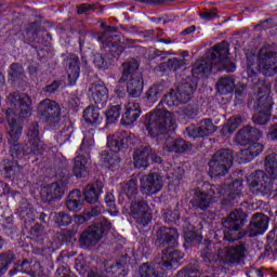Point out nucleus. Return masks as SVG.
<instances>
[{
	"instance_id": "obj_1",
	"label": "nucleus",
	"mask_w": 277,
	"mask_h": 277,
	"mask_svg": "<svg viewBox=\"0 0 277 277\" xmlns=\"http://www.w3.org/2000/svg\"><path fill=\"white\" fill-rule=\"evenodd\" d=\"M8 103L11 106L6 110V120L9 122L8 142L11 145V157L13 159H23L27 155H43L47 146L42 144L40 138L29 140L24 147L17 144L21 135H23V128L16 123V117L27 118L31 116V97L25 93L14 92L9 94Z\"/></svg>"
},
{
	"instance_id": "obj_2",
	"label": "nucleus",
	"mask_w": 277,
	"mask_h": 277,
	"mask_svg": "<svg viewBox=\"0 0 277 277\" xmlns=\"http://www.w3.org/2000/svg\"><path fill=\"white\" fill-rule=\"evenodd\" d=\"M228 41H222L221 43L215 44L210 54L205 58L197 61L193 65V79H187L188 83L197 81L200 77H209L211 72H217L219 70H225V72H235L237 66L235 63L228 60ZM198 84H196V89Z\"/></svg>"
},
{
	"instance_id": "obj_3",
	"label": "nucleus",
	"mask_w": 277,
	"mask_h": 277,
	"mask_svg": "<svg viewBox=\"0 0 277 277\" xmlns=\"http://www.w3.org/2000/svg\"><path fill=\"white\" fill-rule=\"evenodd\" d=\"M241 189H243V183L239 180H235L232 184H224L223 186H216L213 184L205 183L201 188L194 190V197L190 200L193 207L197 209H209L211 202L222 196H227L225 202L229 207H235L236 202H239L241 198Z\"/></svg>"
},
{
	"instance_id": "obj_4",
	"label": "nucleus",
	"mask_w": 277,
	"mask_h": 277,
	"mask_svg": "<svg viewBox=\"0 0 277 277\" xmlns=\"http://www.w3.org/2000/svg\"><path fill=\"white\" fill-rule=\"evenodd\" d=\"M248 76L256 79V75L261 72L264 77H274L277 72V48L276 45H263L258 55L247 57Z\"/></svg>"
},
{
	"instance_id": "obj_5",
	"label": "nucleus",
	"mask_w": 277,
	"mask_h": 277,
	"mask_svg": "<svg viewBox=\"0 0 277 277\" xmlns=\"http://www.w3.org/2000/svg\"><path fill=\"white\" fill-rule=\"evenodd\" d=\"M135 144V134L127 131H120L116 134L108 135L107 137V146L111 150V153L103 151L102 153V161L105 168H114L120 163V158L118 154L122 148H127V146H131Z\"/></svg>"
},
{
	"instance_id": "obj_6",
	"label": "nucleus",
	"mask_w": 277,
	"mask_h": 277,
	"mask_svg": "<svg viewBox=\"0 0 277 277\" xmlns=\"http://www.w3.org/2000/svg\"><path fill=\"white\" fill-rule=\"evenodd\" d=\"M174 114L166 109L157 108L145 116V128L150 137H159L174 131Z\"/></svg>"
},
{
	"instance_id": "obj_7",
	"label": "nucleus",
	"mask_w": 277,
	"mask_h": 277,
	"mask_svg": "<svg viewBox=\"0 0 277 277\" xmlns=\"http://www.w3.org/2000/svg\"><path fill=\"white\" fill-rule=\"evenodd\" d=\"M119 83H126L128 94L132 98L141 96L144 90V81L142 80V71L140 64L135 60L126 61L122 63V72Z\"/></svg>"
},
{
	"instance_id": "obj_8",
	"label": "nucleus",
	"mask_w": 277,
	"mask_h": 277,
	"mask_svg": "<svg viewBox=\"0 0 277 277\" xmlns=\"http://www.w3.org/2000/svg\"><path fill=\"white\" fill-rule=\"evenodd\" d=\"M255 90H258V110L259 113L253 116L254 124H267L269 122V116L272 111V84L263 81H255Z\"/></svg>"
},
{
	"instance_id": "obj_9",
	"label": "nucleus",
	"mask_w": 277,
	"mask_h": 277,
	"mask_svg": "<svg viewBox=\"0 0 277 277\" xmlns=\"http://www.w3.org/2000/svg\"><path fill=\"white\" fill-rule=\"evenodd\" d=\"M245 220V214L241 210H234L229 213L223 225L225 241H237L246 236V233L241 232Z\"/></svg>"
},
{
	"instance_id": "obj_10",
	"label": "nucleus",
	"mask_w": 277,
	"mask_h": 277,
	"mask_svg": "<svg viewBox=\"0 0 277 277\" xmlns=\"http://www.w3.org/2000/svg\"><path fill=\"white\" fill-rule=\"evenodd\" d=\"M196 80H193L192 83H189V81L182 82L177 91L171 89V91L163 96L162 103H166L168 107H176V105H181V103H189L192 95L196 92Z\"/></svg>"
},
{
	"instance_id": "obj_11",
	"label": "nucleus",
	"mask_w": 277,
	"mask_h": 277,
	"mask_svg": "<svg viewBox=\"0 0 277 277\" xmlns=\"http://www.w3.org/2000/svg\"><path fill=\"white\" fill-rule=\"evenodd\" d=\"M94 148V137L85 136L80 145V153H84L87 156L78 155L74 159L72 172L77 179H83L88 174V161L90 159V150Z\"/></svg>"
},
{
	"instance_id": "obj_12",
	"label": "nucleus",
	"mask_w": 277,
	"mask_h": 277,
	"mask_svg": "<svg viewBox=\"0 0 277 277\" xmlns=\"http://www.w3.org/2000/svg\"><path fill=\"white\" fill-rule=\"evenodd\" d=\"M247 183L253 194L256 196H267L272 192V181L269 175L263 170H258L247 177Z\"/></svg>"
},
{
	"instance_id": "obj_13",
	"label": "nucleus",
	"mask_w": 277,
	"mask_h": 277,
	"mask_svg": "<svg viewBox=\"0 0 277 277\" xmlns=\"http://www.w3.org/2000/svg\"><path fill=\"white\" fill-rule=\"evenodd\" d=\"M101 27L104 31V34L102 35L103 44H105V47L109 49L108 51L110 52L113 57H118V55H120L122 51L127 49V47L120 45V36L111 35L116 34V31H118V28H116V26H107V24L105 23H102Z\"/></svg>"
},
{
	"instance_id": "obj_14",
	"label": "nucleus",
	"mask_w": 277,
	"mask_h": 277,
	"mask_svg": "<svg viewBox=\"0 0 277 277\" xmlns=\"http://www.w3.org/2000/svg\"><path fill=\"white\" fill-rule=\"evenodd\" d=\"M38 114L44 118L47 124L55 127L60 122V118H62V108H60L57 102L45 98L39 103Z\"/></svg>"
},
{
	"instance_id": "obj_15",
	"label": "nucleus",
	"mask_w": 277,
	"mask_h": 277,
	"mask_svg": "<svg viewBox=\"0 0 277 277\" xmlns=\"http://www.w3.org/2000/svg\"><path fill=\"white\" fill-rule=\"evenodd\" d=\"M130 213L141 228L148 226V224H150L153 220L150 207L143 199H136L132 201L130 207Z\"/></svg>"
},
{
	"instance_id": "obj_16",
	"label": "nucleus",
	"mask_w": 277,
	"mask_h": 277,
	"mask_svg": "<svg viewBox=\"0 0 277 277\" xmlns=\"http://www.w3.org/2000/svg\"><path fill=\"white\" fill-rule=\"evenodd\" d=\"M134 167L146 170L150 166V163H159L161 162V158L157 156V154L150 148L149 145H142L134 150L133 155Z\"/></svg>"
},
{
	"instance_id": "obj_17",
	"label": "nucleus",
	"mask_w": 277,
	"mask_h": 277,
	"mask_svg": "<svg viewBox=\"0 0 277 277\" xmlns=\"http://www.w3.org/2000/svg\"><path fill=\"white\" fill-rule=\"evenodd\" d=\"M163 189V176L159 173H149L141 177V192L143 194H159Z\"/></svg>"
},
{
	"instance_id": "obj_18",
	"label": "nucleus",
	"mask_w": 277,
	"mask_h": 277,
	"mask_svg": "<svg viewBox=\"0 0 277 277\" xmlns=\"http://www.w3.org/2000/svg\"><path fill=\"white\" fill-rule=\"evenodd\" d=\"M89 96L93 100V103L97 106V109H103L107 105L109 98V90L103 81H95L89 88Z\"/></svg>"
},
{
	"instance_id": "obj_19",
	"label": "nucleus",
	"mask_w": 277,
	"mask_h": 277,
	"mask_svg": "<svg viewBox=\"0 0 277 277\" xmlns=\"http://www.w3.org/2000/svg\"><path fill=\"white\" fill-rule=\"evenodd\" d=\"M215 133V124L211 119H203L197 126H190L186 128V135L188 137H207L209 135H213Z\"/></svg>"
},
{
	"instance_id": "obj_20",
	"label": "nucleus",
	"mask_w": 277,
	"mask_h": 277,
	"mask_svg": "<svg viewBox=\"0 0 277 277\" xmlns=\"http://www.w3.org/2000/svg\"><path fill=\"white\" fill-rule=\"evenodd\" d=\"M261 137H263L261 130L247 126L236 133L235 142L240 146H247V144H251L252 142H259Z\"/></svg>"
},
{
	"instance_id": "obj_21",
	"label": "nucleus",
	"mask_w": 277,
	"mask_h": 277,
	"mask_svg": "<svg viewBox=\"0 0 277 277\" xmlns=\"http://www.w3.org/2000/svg\"><path fill=\"white\" fill-rule=\"evenodd\" d=\"M269 226V216L263 213H255L249 224V237H256V235H263Z\"/></svg>"
},
{
	"instance_id": "obj_22",
	"label": "nucleus",
	"mask_w": 277,
	"mask_h": 277,
	"mask_svg": "<svg viewBox=\"0 0 277 277\" xmlns=\"http://www.w3.org/2000/svg\"><path fill=\"white\" fill-rule=\"evenodd\" d=\"M64 63L67 70L69 85H75L77 83V79H79L81 70V67L79 65V56H77L76 54H68L64 58Z\"/></svg>"
},
{
	"instance_id": "obj_23",
	"label": "nucleus",
	"mask_w": 277,
	"mask_h": 277,
	"mask_svg": "<svg viewBox=\"0 0 277 277\" xmlns=\"http://www.w3.org/2000/svg\"><path fill=\"white\" fill-rule=\"evenodd\" d=\"M64 182L57 181L44 186L41 189V196L45 202H52V200H60L64 196Z\"/></svg>"
},
{
	"instance_id": "obj_24",
	"label": "nucleus",
	"mask_w": 277,
	"mask_h": 277,
	"mask_svg": "<svg viewBox=\"0 0 277 277\" xmlns=\"http://www.w3.org/2000/svg\"><path fill=\"white\" fill-rule=\"evenodd\" d=\"M264 149L265 146H263L262 143L256 141L249 143L248 148H245L239 153L240 163H250V161H252V159L255 157H259Z\"/></svg>"
},
{
	"instance_id": "obj_25",
	"label": "nucleus",
	"mask_w": 277,
	"mask_h": 277,
	"mask_svg": "<svg viewBox=\"0 0 277 277\" xmlns=\"http://www.w3.org/2000/svg\"><path fill=\"white\" fill-rule=\"evenodd\" d=\"M183 259V252L168 248L162 251L161 260L159 261V265L166 269H172L173 265H176L179 261Z\"/></svg>"
},
{
	"instance_id": "obj_26",
	"label": "nucleus",
	"mask_w": 277,
	"mask_h": 277,
	"mask_svg": "<svg viewBox=\"0 0 277 277\" xmlns=\"http://www.w3.org/2000/svg\"><path fill=\"white\" fill-rule=\"evenodd\" d=\"M103 239V228L91 225L80 235V241L83 246H96Z\"/></svg>"
},
{
	"instance_id": "obj_27",
	"label": "nucleus",
	"mask_w": 277,
	"mask_h": 277,
	"mask_svg": "<svg viewBox=\"0 0 277 277\" xmlns=\"http://www.w3.org/2000/svg\"><path fill=\"white\" fill-rule=\"evenodd\" d=\"M141 115L142 109L140 108V104L136 102H129L126 105V111L121 117V124L129 127L133 124V122H136Z\"/></svg>"
},
{
	"instance_id": "obj_28",
	"label": "nucleus",
	"mask_w": 277,
	"mask_h": 277,
	"mask_svg": "<svg viewBox=\"0 0 277 277\" xmlns=\"http://www.w3.org/2000/svg\"><path fill=\"white\" fill-rule=\"evenodd\" d=\"M179 232L174 227H160L157 232V242L159 246H170L176 243Z\"/></svg>"
},
{
	"instance_id": "obj_29",
	"label": "nucleus",
	"mask_w": 277,
	"mask_h": 277,
	"mask_svg": "<svg viewBox=\"0 0 277 277\" xmlns=\"http://www.w3.org/2000/svg\"><path fill=\"white\" fill-rule=\"evenodd\" d=\"M129 261V256L124 255L116 264H111L106 267V272L108 274H113L114 277H124L127 274H129V269H127V264Z\"/></svg>"
},
{
	"instance_id": "obj_30",
	"label": "nucleus",
	"mask_w": 277,
	"mask_h": 277,
	"mask_svg": "<svg viewBox=\"0 0 277 277\" xmlns=\"http://www.w3.org/2000/svg\"><path fill=\"white\" fill-rule=\"evenodd\" d=\"M17 214L21 220L25 222V224H31L34 220H36V210L31 207V203L25 201L22 202L19 208L17 209Z\"/></svg>"
},
{
	"instance_id": "obj_31",
	"label": "nucleus",
	"mask_w": 277,
	"mask_h": 277,
	"mask_svg": "<svg viewBox=\"0 0 277 277\" xmlns=\"http://www.w3.org/2000/svg\"><path fill=\"white\" fill-rule=\"evenodd\" d=\"M66 207L69 211H80L81 207H83V196H81V190L76 189L69 193Z\"/></svg>"
},
{
	"instance_id": "obj_32",
	"label": "nucleus",
	"mask_w": 277,
	"mask_h": 277,
	"mask_svg": "<svg viewBox=\"0 0 277 277\" xmlns=\"http://www.w3.org/2000/svg\"><path fill=\"white\" fill-rule=\"evenodd\" d=\"M228 170H230V167H227L226 164L219 162L217 159H211L209 161V174L211 179H214L215 176H224L228 173Z\"/></svg>"
},
{
	"instance_id": "obj_33",
	"label": "nucleus",
	"mask_w": 277,
	"mask_h": 277,
	"mask_svg": "<svg viewBox=\"0 0 277 277\" xmlns=\"http://www.w3.org/2000/svg\"><path fill=\"white\" fill-rule=\"evenodd\" d=\"M264 170L274 181H277V155L269 154L264 159Z\"/></svg>"
},
{
	"instance_id": "obj_34",
	"label": "nucleus",
	"mask_w": 277,
	"mask_h": 277,
	"mask_svg": "<svg viewBox=\"0 0 277 277\" xmlns=\"http://www.w3.org/2000/svg\"><path fill=\"white\" fill-rule=\"evenodd\" d=\"M188 148L189 145L183 138L167 140L164 144V150H168V153H185Z\"/></svg>"
},
{
	"instance_id": "obj_35",
	"label": "nucleus",
	"mask_w": 277,
	"mask_h": 277,
	"mask_svg": "<svg viewBox=\"0 0 277 277\" xmlns=\"http://www.w3.org/2000/svg\"><path fill=\"white\" fill-rule=\"evenodd\" d=\"M246 255V246L243 243L227 249L226 259L229 263H239Z\"/></svg>"
},
{
	"instance_id": "obj_36",
	"label": "nucleus",
	"mask_w": 277,
	"mask_h": 277,
	"mask_svg": "<svg viewBox=\"0 0 277 277\" xmlns=\"http://www.w3.org/2000/svg\"><path fill=\"white\" fill-rule=\"evenodd\" d=\"M235 88H237V85L233 77H223L217 82V92H220V94H233Z\"/></svg>"
},
{
	"instance_id": "obj_37",
	"label": "nucleus",
	"mask_w": 277,
	"mask_h": 277,
	"mask_svg": "<svg viewBox=\"0 0 277 277\" xmlns=\"http://www.w3.org/2000/svg\"><path fill=\"white\" fill-rule=\"evenodd\" d=\"M83 118L89 124H101V113L94 106H89L83 111Z\"/></svg>"
},
{
	"instance_id": "obj_38",
	"label": "nucleus",
	"mask_w": 277,
	"mask_h": 277,
	"mask_svg": "<svg viewBox=\"0 0 277 277\" xmlns=\"http://www.w3.org/2000/svg\"><path fill=\"white\" fill-rule=\"evenodd\" d=\"M212 159H217L219 163H223L230 168L233 166V151L230 149H219L213 156Z\"/></svg>"
},
{
	"instance_id": "obj_39",
	"label": "nucleus",
	"mask_w": 277,
	"mask_h": 277,
	"mask_svg": "<svg viewBox=\"0 0 277 277\" xmlns=\"http://www.w3.org/2000/svg\"><path fill=\"white\" fill-rule=\"evenodd\" d=\"M9 77L11 81H21V79H25V69L23 65L18 63H13L9 68Z\"/></svg>"
},
{
	"instance_id": "obj_40",
	"label": "nucleus",
	"mask_w": 277,
	"mask_h": 277,
	"mask_svg": "<svg viewBox=\"0 0 277 277\" xmlns=\"http://www.w3.org/2000/svg\"><path fill=\"white\" fill-rule=\"evenodd\" d=\"M243 122H246V118L241 116H234L228 119L223 128V131H225L226 133H234V131H237V129H239V127H241Z\"/></svg>"
},
{
	"instance_id": "obj_41",
	"label": "nucleus",
	"mask_w": 277,
	"mask_h": 277,
	"mask_svg": "<svg viewBox=\"0 0 277 277\" xmlns=\"http://www.w3.org/2000/svg\"><path fill=\"white\" fill-rule=\"evenodd\" d=\"M12 261H14V252L6 251L0 253V274H4L10 269V265H12Z\"/></svg>"
},
{
	"instance_id": "obj_42",
	"label": "nucleus",
	"mask_w": 277,
	"mask_h": 277,
	"mask_svg": "<svg viewBox=\"0 0 277 277\" xmlns=\"http://www.w3.org/2000/svg\"><path fill=\"white\" fill-rule=\"evenodd\" d=\"M161 94H163V85L154 84L146 92V98L149 103H157L161 98Z\"/></svg>"
},
{
	"instance_id": "obj_43",
	"label": "nucleus",
	"mask_w": 277,
	"mask_h": 277,
	"mask_svg": "<svg viewBox=\"0 0 277 277\" xmlns=\"http://www.w3.org/2000/svg\"><path fill=\"white\" fill-rule=\"evenodd\" d=\"M84 198L87 202H90V205H94V202H98V196H101V190H96V187L94 185H87L84 188Z\"/></svg>"
},
{
	"instance_id": "obj_44",
	"label": "nucleus",
	"mask_w": 277,
	"mask_h": 277,
	"mask_svg": "<svg viewBox=\"0 0 277 277\" xmlns=\"http://www.w3.org/2000/svg\"><path fill=\"white\" fill-rule=\"evenodd\" d=\"M122 194H126L129 200L137 196V180H130L122 186Z\"/></svg>"
},
{
	"instance_id": "obj_45",
	"label": "nucleus",
	"mask_w": 277,
	"mask_h": 277,
	"mask_svg": "<svg viewBox=\"0 0 277 277\" xmlns=\"http://www.w3.org/2000/svg\"><path fill=\"white\" fill-rule=\"evenodd\" d=\"M16 172H21L17 161H4V176L6 179H12L16 175Z\"/></svg>"
},
{
	"instance_id": "obj_46",
	"label": "nucleus",
	"mask_w": 277,
	"mask_h": 277,
	"mask_svg": "<svg viewBox=\"0 0 277 277\" xmlns=\"http://www.w3.org/2000/svg\"><path fill=\"white\" fill-rule=\"evenodd\" d=\"M122 109V106L115 105L108 108L106 111V120L109 124H114V122H118V118H120V111Z\"/></svg>"
},
{
	"instance_id": "obj_47",
	"label": "nucleus",
	"mask_w": 277,
	"mask_h": 277,
	"mask_svg": "<svg viewBox=\"0 0 277 277\" xmlns=\"http://www.w3.org/2000/svg\"><path fill=\"white\" fill-rule=\"evenodd\" d=\"M17 272L21 274H31V265L29 264V260L17 262L14 266V269L10 272V276H14V274Z\"/></svg>"
},
{
	"instance_id": "obj_48",
	"label": "nucleus",
	"mask_w": 277,
	"mask_h": 277,
	"mask_svg": "<svg viewBox=\"0 0 277 277\" xmlns=\"http://www.w3.org/2000/svg\"><path fill=\"white\" fill-rule=\"evenodd\" d=\"M103 213V207L102 206H95L92 207L90 210H85L80 216V222H88L91 217H96L97 215H101Z\"/></svg>"
},
{
	"instance_id": "obj_49",
	"label": "nucleus",
	"mask_w": 277,
	"mask_h": 277,
	"mask_svg": "<svg viewBox=\"0 0 277 277\" xmlns=\"http://www.w3.org/2000/svg\"><path fill=\"white\" fill-rule=\"evenodd\" d=\"M140 277H161L150 264H143L138 269Z\"/></svg>"
},
{
	"instance_id": "obj_50",
	"label": "nucleus",
	"mask_w": 277,
	"mask_h": 277,
	"mask_svg": "<svg viewBox=\"0 0 277 277\" xmlns=\"http://www.w3.org/2000/svg\"><path fill=\"white\" fill-rule=\"evenodd\" d=\"M54 221L57 226H68V224H71L72 217L66 212H60L57 215H55Z\"/></svg>"
},
{
	"instance_id": "obj_51",
	"label": "nucleus",
	"mask_w": 277,
	"mask_h": 277,
	"mask_svg": "<svg viewBox=\"0 0 277 277\" xmlns=\"http://www.w3.org/2000/svg\"><path fill=\"white\" fill-rule=\"evenodd\" d=\"M183 66H185V60L184 58H170L167 62V67L169 68V70H173L174 72H176V70H179L180 68H183Z\"/></svg>"
},
{
	"instance_id": "obj_52",
	"label": "nucleus",
	"mask_w": 277,
	"mask_h": 277,
	"mask_svg": "<svg viewBox=\"0 0 277 277\" xmlns=\"http://www.w3.org/2000/svg\"><path fill=\"white\" fill-rule=\"evenodd\" d=\"M27 137L29 140H40V130L38 123H31L28 127Z\"/></svg>"
},
{
	"instance_id": "obj_53",
	"label": "nucleus",
	"mask_w": 277,
	"mask_h": 277,
	"mask_svg": "<svg viewBox=\"0 0 277 277\" xmlns=\"http://www.w3.org/2000/svg\"><path fill=\"white\" fill-rule=\"evenodd\" d=\"M179 217H181V213H179V210H167L164 212V222H168L169 224L176 222Z\"/></svg>"
},
{
	"instance_id": "obj_54",
	"label": "nucleus",
	"mask_w": 277,
	"mask_h": 277,
	"mask_svg": "<svg viewBox=\"0 0 277 277\" xmlns=\"http://www.w3.org/2000/svg\"><path fill=\"white\" fill-rule=\"evenodd\" d=\"M54 277H77L72 272H70V268L67 266H61L56 269V273Z\"/></svg>"
},
{
	"instance_id": "obj_55",
	"label": "nucleus",
	"mask_w": 277,
	"mask_h": 277,
	"mask_svg": "<svg viewBox=\"0 0 277 277\" xmlns=\"http://www.w3.org/2000/svg\"><path fill=\"white\" fill-rule=\"evenodd\" d=\"M94 226H98V228H102L103 234H104L105 230H109V228H111V223L109 221H107V219L102 216L96 220Z\"/></svg>"
},
{
	"instance_id": "obj_56",
	"label": "nucleus",
	"mask_w": 277,
	"mask_h": 277,
	"mask_svg": "<svg viewBox=\"0 0 277 277\" xmlns=\"http://www.w3.org/2000/svg\"><path fill=\"white\" fill-rule=\"evenodd\" d=\"M199 16L202 18V21H213V18L217 16V13L213 10H206L205 12L200 13Z\"/></svg>"
},
{
	"instance_id": "obj_57",
	"label": "nucleus",
	"mask_w": 277,
	"mask_h": 277,
	"mask_svg": "<svg viewBox=\"0 0 277 277\" xmlns=\"http://www.w3.org/2000/svg\"><path fill=\"white\" fill-rule=\"evenodd\" d=\"M60 85H62V83L55 80L51 84H48L45 87L44 92H47L48 94H53L54 92H57V90H60Z\"/></svg>"
},
{
	"instance_id": "obj_58",
	"label": "nucleus",
	"mask_w": 277,
	"mask_h": 277,
	"mask_svg": "<svg viewBox=\"0 0 277 277\" xmlns=\"http://www.w3.org/2000/svg\"><path fill=\"white\" fill-rule=\"evenodd\" d=\"M94 64L97 68H107V61L102 54H97L94 58Z\"/></svg>"
},
{
	"instance_id": "obj_59",
	"label": "nucleus",
	"mask_w": 277,
	"mask_h": 277,
	"mask_svg": "<svg viewBox=\"0 0 277 277\" xmlns=\"http://www.w3.org/2000/svg\"><path fill=\"white\" fill-rule=\"evenodd\" d=\"M201 256L203 261H215V252L211 251V249L207 248L201 252Z\"/></svg>"
},
{
	"instance_id": "obj_60",
	"label": "nucleus",
	"mask_w": 277,
	"mask_h": 277,
	"mask_svg": "<svg viewBox=\"0 0 277 277\" xmlns=\"http://www.w3.org/2000/svg\"><path fill=\"white\" fill-rule=\"evenodd\" d=\"M247 276L248 277H264L263 271H261L260 268H254V267H251L247 271Z\"/></svg>"
},
{
	"instance_id": "obj_61",
	"label": "nucleus",
	"mask_w": 277,
	"mask_h": 277,
	"mask_svg": "<svg viewBox=\"0 0 277 277\" xmlns=\"http://www.w3.org/2000/svg\"><path fill=\"white\" fill-rule=\"evenodd\" d=\"M105 202L107 207H110V209H114V207H116V198L114 197V194L107 193L105 196Z\"/></svg>"
},
{
	"instance_id": "obj_62",
	"label": "nucleus",
	"mask_w": 277,
	"mask_h": 277,
	"mask_svg": "<svg viewBox=\"0 0 277 277\" xmlns=\"http://www.w3.org/2000/svg\"><path fill=\"white\" fill-rule=\"evenodd\" d=\"M90 10H92V4L82 3L77 6L78 14H88V12H90Z\"/></svg>"
},
{
	"instance_id": "obj_63",
	"label": "nucleus",
	"mask_w": 277,
	"mask_h": 277,
	"mask_svg": "<svg viewBox=\"0 0 277 277\" xmlns=\"http://www.w3.org/2000/svg\"><path fill=\"white\" fill-rule=\"evenodd\" d=\"M61 135L62 137H65V140H70L72 135V127L70 126L64 127L61 131Z\"/></svg>"
},
{
	"instance_id": "obj_64",
	"label": "nucleus",
	"mask_w": 277,
	"mask_h": 277,
	"mask_svg": "<svg viewBox=\"0 0 277 277\" xmlns=\"http://www.w3.org/2000/svg\"><path fill=\"white\" fill-rule=\"evenodd\" d=\"M267 137L273 141H277V123H274L267 133Z\"/></svg>"
}]
</instances>
